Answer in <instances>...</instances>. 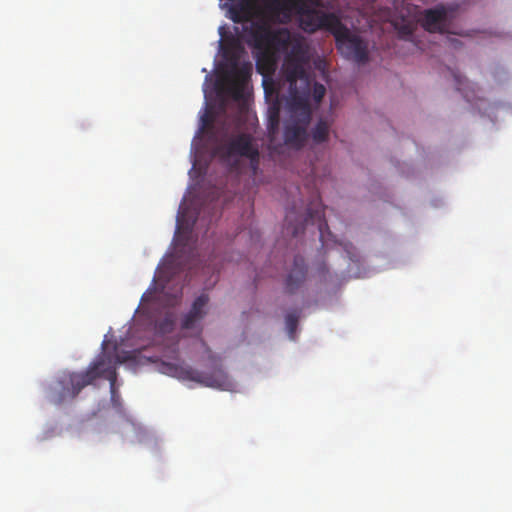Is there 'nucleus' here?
Listing matches in <instances>:
<instances>
[{"instance_id":"6","label":"nucleus","mask_w":512,"mask_h":512,"mask_svg":"<svg viewBox=\"0 0 512 512\" xmlns=\"http://www.w3.org/2000/svg\"><path fill=\"white\" fill-rule=\"evenodd\" d=\"M336 41V47L342 56L358 64L369 60L368 43L361 36L353 33L341 20L331 33Z\"/></svg>"},{"instance_id":"10","label":"nucleus","mask_w":512,"mask_h":512,"mask_svg":"<svg viewBox=\"0 0 512 512\" xmlns=\"http://www.w3.org/2000/svg\"><path fill=\"white\" fill-rule=\"evenodd\" d=\"M307 267L302 256L294 257L293 268L290 270L286 281L285 288L289 293H294L306 278Z\"/></svg>"},{"instance_id":"4","label":"nucleus","mask_w":512,"mask_h":512,"mask_svg":"<svg viewBox=\"0 0 512 512\" xmlns=\"http://www.w3.org/2000/svg\"><path fill=\"white\" fill-rule=\"evenodd\" d=\"M305 73V80L297 79L294 87H291V84H289L291 96L298 100L302 106L300 113L292 115L284 128V142L287 146L294 149H300L306 144L308 140L307 128L311 121V111L305 103L310 87V77L306 70ZM285 80L290 83L286 78Z\"/></svg>"},{"instance_id":"19","label":"nucleus","mask_w":512,"mask_h":512,"mask_svg":"<svg viewBox=\"0 0 512 512\" xmlns=\"http://www.w3.org/2000/svg\"><path fill=\"white\" fill-rule=\"evenodd\" d=\"M453 76H454L455 82L457 84V90L462 91L464 89L462 86L464 84V81H466V79L456 73H454Z\"/></svg>"},{"instance_id":"3","label":"nucleus","mask_w":512,"mask_h":512,"mask_svg":"<svg viewBox=\"0 0 512 512\" xmlns=\"http://www.w3.org/2000/svg\"><path fill=\"white\" fill-rule=\"evenodd\" d=\"M178 342H173L168 347L165 356L175 362L163 361L160 365V371L163 374L176 377L181 380L197 382L206 387L219 388L222 390H231L233 382L227 373L220 367H214L210 372H203L191 366L179 364Z\"/></svg>"},{"instance_id":"8","label":"nucleus","mask_w":512,"mask_h":512,"mask_svg":"<svg viewBox=\"0 0 512 512\" xmlns=\"http://www.w3.org/2000/svg\"><path fill=\"white\" fill-rule=\"evenodd\" d=\"M208 303L209 297L204 293L193 301L190 310L182 317L180 326L183 331L191 332L197 336L201 334V321L207 314Z\"/></svg>"},{"instance_id":"9","label":"nucleus","mask_w":512,"mask_h":512,"mask_svg":"<svg viewBox=\"0 0 512 512\" xmlns=\"http://www.w3.org/2000/svg\"><path fill=\"white\" fill-rule=\"evenodd\" d=\"M421 26L428 32L444 33L446 30L447 13L444 7L439 6L427 9L420 19Z\"/></svg>"},{"instance_id":"15","label":"nucleus","mask_w":512,"mask_h":512,"mask_svg":"<svg viewBox=\"0 0 512 512\" xmlns=\"http://www.w3.org/2000/svg\"><path fill=\"white\" fill-rule=\"evenodd\" d=\"M175 327V319L173 315H167L162 320H160L157 325L156 329L160 333H168L171 332Z\"/></svg>"},{"instance_id":"7","label":"nucleus","mask_w":512,"mask_h":512,"mask_svg":"<svg viewBox=\"0 0 512 512\" xmlns=\"http://www.w3.org/2000/svg\"><path fill=\"white\" fill-rule=\"evenodd\" d=\"M339 20L334 13H325L312 8H302L299 14L300 27L308 33H314L320 29L332 33Z\"/></svg>"},{"instance_id":"14","label":"nucleus","mask_w":512,"mask_h":512,"mask_svg":"<svg viewBox=\"0 0 512 512\" xmlns=\"http://www.w3.org/2000/svg\"><path fill=\"white\" fill-rule=\"evenodd\" d=\"M298 319H299L298 311H292L286 315V318H285L286 327H287V330H288V333H289V336L291 339L295 338V331L297 329Z\"/></svg>"},{"instance_id":"17","label":"nucleus","mask_w":512,"mask_h":512,"mask_svg":"<svg viewBox=\"0 0 512 512\" xmlns=\"http://www.w3.org/2000/svg\"><path fill=\"white\" fill-rule=\"evenodd\" d=\"M326 93V88L323 84L315 82L313 85L312 96L316 103H320Z\"/></svg>"},{"instance_id":"13","label":"nucleus","mask_w":512,"mask_h":512,"mask_svg":"<svg viewBox=\"0 0 512 512\" xmlns=\"http://www.w3.org/2000/svg\"><path fill=\"white\" fill-rule=\"evenodd\" d=\"M400 38L405 40H413V33L416 28V25L413 22H404L401 25L395 26Z\"/></svg>"},{"instance_id":"20","label":"nucleus","mask_w":512,"mask_h":512,"mask_svg":"<svg viewBox=\"0 0 512 512\" xmlns=\"http://www.w3.org/2000/svg\"><path fill=\"white\" fill-rule=\"evenodd\" d=\"M299 230H303V225H302V224H301V226H300V227H294V228L292 229V234H293V236H297V234L299 233Z\"/></svg>"},{"instance_id":"5","label":"nucleus","mask_w":512,"mask_h":512,"mask_svg":"<svg viewBox=\"0 0 512 512\" xmlns=\"http://www.w3.org/2000/svg\"><path fill=\"white\" fill-rule=\"evenodd\" d=\"M223 56L231 65V79L228 83L227 90L234 100L239 101L244 98V91L251 77L252 66L250 63L238 66L240 46L239 42L234 38L227 41L226 45L223 47Z\"/></svg>"},{"instance_id":"2","label":"nucleus","mask_w":512,"mask_h":512,"mask_svg":"<svg viewBox=\"0 0 512 512\" xmlns=\"http://www.w3.org/2000/svg\"><path fill=\"white\" fill-rule=\"evenodd\" d=\"M214 155L232 170L238 171L240 159L249 161L252 176L260 171V151L254 136L247 132L228 134L225 132L216 139Z\"/></svg>"},{"instance_id":"12","label":"nucleus","mask_w":512,"mask_h":512,"mask_svg":"<svg viewBox=\"0 0 512 512\" xmlns=\"http://www.w3.org/2000/svg\"><path fill=\"white\" fill-rule=\"evenodd\" d=\"M329 130V124L324 120H320L312 130L313 142L316 144H320L327 141L329 136Z\"/></svg>"},{"instance_id":"21","label":"nucleus","mask_w":512,"mask_h":512,"mask_svg":"<svg viewBox=\"0 0 512 512\" xmlns=\"http://www.w3.org/2000/svg\"><path fill=\"white\" fill-rule=\"evenodd\" d=\"M450 43L453 47L457 48L460 45V42L457 39H450Z\"/></svg>"},{"instance_id":"16","label":"nucleus","mask_w":512,"mask_h":512,"mask_svg":"<svg viewBox=\"0 0 512 512\" xmlns=\"http://www.w3.org/2000/svg\"><path fill=\"white\" fill-rule=\"evenodd\" d=\"M215 121V114L211 109H207L204 115L201 117L202 129L212 128Z\"/></svg>"},{"instance_id":"11","label":"nucleus","mask_w":512,"mask_h":512,"mask_svg":"<svg viewBox=\"0 0 512 512\" xmlns=\"http://www.w3.org/2000/svg\"><path fill=\"white\" fill-rule=\"evenodd\" d=\"M305 221L311 222L312 224H316L321 237L323 236L324 231L326 229H328V224L325 219L324 209H323V207H321L320 203H318L315 208H312V207L307 208V215H306Z\"/></svg>"},{"instance_id":"1","label":"nucleus","mask_w":512,"mask_h":512,"mask_svg":"<svg viewBox=\"0 0 512 512\" xmlns=\"http://www.w3.org/2000/svg\"><path fill=\"white\" fill-rule=\"evenodd\" d=\"M125 361V357L117 354L102 353L85 371L63 373L51 387L50 401L55 405H60L66 401L73 400L83 388L92 384L100 377L109 380L111 391L114 394L117 379L116 368Z\"/></svg>"},{"instance_id":"18","label":"nucleus","mask_w":512,"mask_h":512,"mask_svg":"<svg viewBox=\"0 0 512 512\" xmlns=\"http://www.w3.org/2000/svg\"><path fill=\"white\" fill-rule=\"evenodd\" d=\"M279 126V112L275 110L269 118V133L274 134Z\"/></svg>"}]
</instances>
